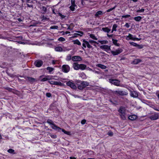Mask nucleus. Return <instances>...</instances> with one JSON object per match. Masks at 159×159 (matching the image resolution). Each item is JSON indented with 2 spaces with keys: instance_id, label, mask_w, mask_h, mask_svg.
I'll return each mask as SVG.
<instances>
[{
  "instance_id": "nucleus-1",
  "label": "nucleus",
  "mask_w": 159,
  "mask_h": 159,
  "mask_svg": "<svg viewBox=\"0 0 159 159\" xmlns=\"http://www.w3.org/2000/svg\"><path fill=\"white\" fill-rule=\"evenodd\" d=\"M47 122L51 125V128L53 129L58 131H60L61 130V128L56 125L50 119H48Z\"/></svg>"
},
{
  "instance_id": "nucleus-2",
  "label": "nucleus",
  "mask_w": 159,
  "mask_h": 159,
  "mask_svg": "<svg viewBox=\"0 0 159 159\" xmlns=\"http://www.w3.org/2000/svg\"><path fill=\"white\" fill-rule=\"evenodd\" d=\"M159 118V113L154 112L149 114L148 118L152 120H156Z\"/></svg>"
},
{
  "instance_id": "nucleus-3",
  "label": "nucleus",
  "mask_w": 159,
  "mask_h": 159,
  "mask_svg": "<svg viewBox=\"0 0 159 159\" xmlns=\"http://www.w3.org/2000/svg\"><path fill=\"white\" fill-rule=\"evenodd\" d=\"M83 41V43H82L83 47H82V48L83 50H85L84 48H86V46L89 49H93V47L90 45V44L89 41L86 40L85 39H84Z\"/></svg>"
},
{
  "instance_id": "nucleus-4",
  "label": "nucleus",
  "mask_w": 159,
  "mask_h": 159,
  "mask_svg": "<svg viewBox=\"0 0 159 159\" xmlns=\"http://www.w3.org/2000/svg\"><path fill=\"white\" fill-rule=\"evenodd\" d=\"M113 94L119 95L120 96H127L128 95L127 92L122 90H116L112 92Z\"/></svg>"
},
{
  "instance_id": "nucleus-5",
  "label": "nucleus",
  "mask_w": 159,
  "mask_h": 159,
  "mask_svg": "<svg viewBox=\"0 0 159 159\" xmlns=\"http://www.w3.org/2000/svg\"><path fill=\"white\" fill-rule=\"evenodd\" d=\"M109 82L115 85L116 86H120V81L117 79H109Z\"/></svg>"
},
{
  "instance_id": "nucleus-6",
  "label": "nucleus",
  "mask_w": 159,
  "mask_h": 159,
  "mask_svg": "<svg viewBox=\"0 0 159 159\" xmlns=\"http://www.w3.org/2000/svg\"><path fill=\"white\" fill-rule=\"evenodd\" d=\"M61 70L64 73H68L70 70V66L67 65H64L62 66Z\"/></svg>"
},
{
  "instance_id": "nucleus-7",
  "label": "nucleus",
  "mask_w": 159,
  "mask_h": 159,
  "mask_svg": "<svg viewBox=\"0 0 159 159\" xmlns=\"http://www.w3.org/2000/svg\"><path fill=\"white\" fill-rule=\"evenodd\" d=\"M123 51V50L121 48H119L115 51H111V54L113 56H116L118 55Z\"/></svg>"
},
{
  "instance_id": "nucleus-8",
  "label": "nucleus",
  "mask_w": 159,
  "mask_h": 159,
  "mask_svg": "<svg viewBox=\"0 0 159 159\" xmlns=\"http://www.w3.org/2000/svg\"><path fill=\"white\" fill-rule=\"evenodd\" d=\"M66 85L71 88L74 89H76L77 88V87L75 84L70 81L67 82L66 83Z\"/></svg>"
},
{
  "instance_id": "nucleus-9",
  "label": "nucleus",
  "mask_w": 159,
  "mask_h": 159,
  "mask_svg": "<svg viewBox=\"0 0 159 159\" xmlns=\"http://www.w3.org/2000/svg\"><path fill=\"white\" fill-rule=\"evenodd\" d=\"M71 59L73 61H80L82 60V57L80 56H75L72 57Z\"/></svg>"
},
{
  "instance_id": "nucleus-10",
  "label": "nucleus",
  "mask_w": 159,
  "mask_h": 159,
  "mask_svg": "<svg viewBox=\"0 0 159 159\" xmlns=\"http://www.w3.org/2000/svg\"><path fill=\"white\" fill-rule=\"evenodd\" d=\"M43 64V61L41 60H37L34 62V65L37 67H40Z\"/></svg>"
},
{
  "instance_id": "nucleus-11",
  "label": "nucleus",
  "mask_w": 159,
  "mask_h": 159,
  "mask_svg": "<svg viewBox=\"0 0 159 159\" xmlns=\"http://www.w3.org/2000/svg\"><path fill=\"white\" fill-rule=\"evenodd\" d=\"M111 46H108L107 45H101L100 47V48L106 51L107 52V50H111Z\"/></svg>"
},
{
  "instance_id": "nucleus-12",
  "label": "nucleus",
  "mask_w": 159,
  "mask_h": 159,
  "mask_svg": "<svg viewBox=\"0 0 159 159\" xmlns=\"http://www.w3.org/2000/svg\"><path fill=\"white\" fill-rule=\"evenodd\" d=\"M130 95L131 97L134 98H136L139 95L137 92L130 90Z\"/></svg>"
},
{
  "instance_id": "nucleus-13",
  "label": "nucleus",
  "mask_w": 159,
  "mask_h": 159,
  "mask_svg": "<svg viewBox=\"0 0 159 159\" xmlns=\"http://www.w3.org/2000/svg\"><path fill=\"white\" fill-rule=\"evenodd\" d=\"M26 79L31 84H33L34 82H36L38 80L37 79L30 77H27Z\"/></svg>"
},
{
  "instance_id": "nucleus-14",
  "label": "nucleus",
  "mask_w": 159,
  "mask_h": 159,
  "mask_svg": "<svg viewBox=\"0 0 159 159\" xmlns=\"http://www.w3.org/2000/svg\"><path fill=\"white\" fill-rule=\"evenodd\" d=\"M48 82L51 84H54L56 85L61 86L62 84L60 82H57L53 81H48Z\"/></svg>"
},
{
  "instance_id": "nucleus-15",
  "label": "nucleus",
  "mask_w": 159,
  "mask_h": 159,
  "mask_svg": "<svg viewBox=\"0 0 159 159\" xmlns=\"http://www.w3.org/2000/svg\"><path fill=\"white\" fill-rule=\"evenodd\" d=\"M142 60L139 59H135L131 62V63L133 65H137L142 62Z\"/></svg>"
},
{
  "instance_id": "nucleus-16",
  "label": "nucleus",
  "mask_w": 159,
  "mask_h": 159,
  "mask_svg": "<svg viewBox=\"0 0 159 159\" xmlns=\"http://www.w3.org/2000/svg\"><path fill=\"white\" fill-rule=\"evenodd\" d=\"M126 109L125 107L122 106L120 107L118 110V111L119 114H124L125 113Z\"/></svg>"
},
{
  "instance_id": "nucleus-17",
  "label": "nucleus",
  "mask_w": 159,
  "mask_h": 159,
  "mask_svg": "<svg viewBox=\"0 0 159 159\" xmlns=\"http://www.w3.org/2000/svg\"><path fill=\"white\" fill-rule=\"evenodd\" d=\"M41 12L43 14H45L47 11V8L44 6H42L40 7Z\"/></svg>"
},
{
  "instance_id": "nucleus-18",
  "label": "nucleus",
  "mask_w": 159,
  "mask_h": 159,
  "mask_svg": "<svg viewBox=\"0 0 159 159\" xmlns=\"http://www.w3.org/2000/svg\"><path fill=\"white\" fill-rule=\"evenodd\" d=\"M80 64L76 62H75L73 64V67L75 70H78L79 69Z\"/></svg>"
},
{
  "instance_id": "nucleus-19",
  "label": "nucleus",
  "mask_w": 159,
  "mask_h": 159,
  "mask_svg": "<svg viewBox=\"0 0 159 159\" xmlns=\"http://www.w3.org/2000/svg\"><path fill=\"white\" fill-rule=\"evenodd\" d=\"M137 118V116L135 115H132L128 117V119L131 120H134L136 119Z\"/></svg>"
},
{
  "instance_id": "nucleus-20",
  "label": "nucleus",
  "mask_w": 159,
  "mask_h": 159,
  "mask_svg": "<svg viewBox=\"0 0 159 159\" xmlns=\"http://www.w3.org/2000/svg\"><path fill=\"white\" fill-rule=\"evenodd\" d=\"M109 101L114 105H116L118 104V101L116 100H114L113 99H110L109 100Z\"/></svg>"
},
{
  "instance_id": "nucleus-21",
  "label": "nucleus",
  "mask_w": 159,
  "mask_h": 159,
  "mask_svg": "<svg viewBox=\"0 0 159 159\" xmlns=\"http://www.w3.org/2000/svg\"><path fill=\"white\" fill-rule=\"evenodd\" d=\"M81 84L82 85V86H83V87L84 88L87 86L89 85V83L86 81H83L81 82Z\"/></svg>"
},
{
  "instance_id": "nucleus-22",
  "label": "nucleus",
  "mask_w": 159,
  "mask_h": 159,
  "mask_svg": "<svg viewBox=\"0 0 159 159\" xmlns=\"http://www.w3.org/2000/svg\"><path fill=\"white\" fill-rule=\"evenodd\" d=\"M103 13L101 11H97L95 14V16L96 17H98L100 15H103Z\"/></svg>"
},
{
  "instance_id": "nucleus-23",
  "label": "nucleus",
  "mask_w": 159,
  "mask_h": 159,
  "mask_svg": "<svg viewBox=\"0 0 159 159\" xmlns=\"http://www.w3.org/2000/svg\"><path fill=\"white\" fill-rule=\"evenodd\" d=\"M79 69H80L82 70H85L86 68V65L84 64H80L79 65Z\"/></svg>"
},
{
  "instance_id": "nucleus-24",
  "label": "nucleus",
  "mask_w": 159,
  "mask_h": 159,
  "mask_svg": "<svg viewBox=\"0 0 159 159\" xmlns=\"http://www.w3.org/2000/svg\"><path fill=\"white\" fill-rule=\"evenodd\" d=\"M96 66L102 69H105L107 68V66H106L101 64H98L96 65Z\"/></svg>"
},
{
  "instance_id": "nucleus-25",
  "label": "nucleus",
  "mask_w": 159,
  "mask_h": 159,
  "mask_svg": "<svg viewBox=\"0 0 159 159\" xmlns=\"http://www.w3.org/2000/svg\"><path fill=\"white\" fill-rule=\"evenodd\" d=\"M134 37L133 35L130 34H129V35L127 36L126 39L128 40L130 39L133 40Z\"/></svg>"
},
{
  "instance_id": "nucleus-26",
  "label": "nucleus",
  "mask_w": 159,
  "mask_h": 159,
  "mask_svg": "<svg viewBox=\"0 0 159 159\" xmlns=\"http://www.w3.org/2000/svg\"><path fill=\"white\" fill-rule=\"evenodd\" d=\"M76 32L77 33H80V34H77V33H75L74 34V37H77V35H79L80 36H82V35L84 34V33L83 32H82L81 31H76Z\"/></svg>"
},
{
  "instance_id": "nucleus-27",
  "label": "nucleus",
  "mask_w": 159,
  "mask_h": 159,
  "mask_svg": "<svg viewBox=\"0 0 159 159\" xmlns=\"http://www.w3.org/2000/svg\"><path fill=\"white\" fill-rule=\"evenodd\" d=\"M112 43L114 45L117 46H119L120 44L119 43H117L118 40L116 39H112Z\"/></svg>"
},
{
  "instance_id": "nucleus-28",
  "label": "nucleus",
  "mask_w": 159,
  "mask_h": 159,
  "mask_svg": "<svg viewBox=\"0 0 159 159\" xmlns=\"http://www.w3.org/2000/svg\"><path fill=\"white\" fill-rule=\"evenodd\" d=\"M125 113L124 114H119V115H120L121 119L123 120H126V117H125Z\"/></svg>"
},
{
  "instance_id": "nucleus-29",
  "label": "nucleus",
  "mask_w": 159,
  "mask_h": 159,
  "mask_svg": "<svg viewBox=\"0 0 159 159\" xmlns=\"http://www.w3.org/2000/svg\"><path fill=\"white\" fill-rule=\"evenodd\" d=\"M74 44H77L78 45H81V43L78 39L73 40L72 41Z\"/></svg>"
},
{
  "instance_id": "nucleus-30",
  "label": "nucleus",
  "mask_w": 159,
  "mask_h": 159,
  "mask_svg": "<svg viewBox=\"0 0 159 159\" xmlns=\"http://www.w3.org/2000/svg\"><path fill=\"white\" fill-rule=\"evenodd\" d=\"M102 30L104 32L109 33L111 31V29L108 27H104L102 28Z\"/></svg>"
},
{
  "instance_id": "nucleus-31",
  "label": "nucleus",
  "mask_w": 159,
  "mask_h": 159,
  "mask_svg": "<svg viewBox=\"0 0 159 159\" xmlns=\"http://www.w3.org/2000/svg\"><path fill=\"white\" fill-rule=\"evenodd\" d=\"M142 17L140 16H137L134 18V19L137 21H140Z\"/></svg>"
},
{
  "instance_id": "nucleus-32",
  "label": "nucleus",
  "mask_w": 159,
  "mask_h": 159,
  "mask_svg": "<svg viewBox=\"0 0 159 159\" xmlns=\"http://www.w3.org/2000/svg\"><path fill=\"white\" fill-rule=\"evenodd\" d=\"M98 41L102 44H106L108 43V41L106 40H98Z\"/></svg>"
},
{
  "instance_id": "nucleus-33",
  "label": "nucleus",
  "mask_w": 159,
  "mask_h": 159,
  "mask_svg": "<svg viewBox=\"0 0 159 159\" xmlns=\"http://www.w3.org/2000/svg\"><path fill=\"white\" fill-rule=\"evenodd\" d=\"M48 135H49L52 139H55L57 138V136L55 134H52L49 132H48Z\"/></svg>"
},
{
  "instance_id": "nucleus-34",
  "label": "nucleus",
  "mask_w": 159,
  "mask_h": 159,
  "mask_svg": "<svg viewBox=\"0 0 159 159\" xmlns=\"http://www.w3.org/2000/svg\"><path fill=\"white\" fill-rule=\"evenodd\" d=\"M61 130L65 134H66L69 135H71L70 132L69 131H66L64 129H61Z\"/></svg>"
},
{
  "instance_id": "nucleus-35",
  "label": "nucleus",
  "mask_w": 159,
  "mask_h": 159,
  "mask_svg": "<svg viewBox=\"0 0 159 159\" xmlns=\"http://www.w3.org/2000/svg\"><path fill=\"white\" fill-rule=\"evenodd\" d=\"M55 50L57 51L61 52L62 51V48L61 47L58 46L55 48Z\"/></svg>"
},
{
  "instance_id": "nucleus-36",
  "label": "nucleus",
  "mask_w": 159,
  "mask_h": 159,
  "mask_svg": "<svg viewBox=\"0 0 159 159\" xmlns=\"http://www.w3.org/2000/svg\"><path fill=\"white\" fill-rule=\"evenodd\" d=\"M46 69L47 70H48V72L49 73H51L54 69L53 68L49 66L48 67L46 68Z\"/></svg>"
},
{
  "instance_id": "nucleus-37",
  "label": "nucleus",
  "mask_w": 159,
  "mask_h": 159,
  "mask_svg": "<svg viewBox=\"0 0 159 159\" xmlns=\"http://www.w3.org/2000/svg\"><path fill=\"white\" fill-rule=\"evenodd\" d=\"M117 27V25L116 24H114L112 26V29L111 31V33H112L113 31H116V28Z\"/></svg>"
},
{
  "instance_id": "nucleus-38",
  "label": "nucleus",
  "mask_w": 159,
  "mask_h": 159,
  "mask_svg": "<svg viewBox=\"0 0 159 159\" xmlns=\"http://www.w3.org/2000/svg\"><path fill=\"white\" fill-rule=\"evenodd\" d=\"M11 92L17 95H19V91L14 89H13Z\"/></svg>"
},
{
  "instance_id": "nucleus-39",
  "label": "nucleus",
  "mask_w": 159,
  "mask_h": 159,
  "mask_svg": "<svg viewBox=\"0 0 159 159\" xmlns=\"http://www.w3.org/2000/svg\"><path fill=\"white\" fill-rule=\"evenodd\" d=\"M90 37L93 39L95 40H97L98 39L95 36V35L93 34H90L89 35Z\"/></svg>"
},
{
  "instance_id": "nucleus-40",
  "label": "nucleus",
  "mask_w": 159,
  "mask_h": 159,
  "mask_svg": "<svg viewBox=\"0 0 159 159\" xmlns=\"http://www.w3.org/2000/svg\"><path fill=\"white\" fill-rule=\"evenodd\" d=\"M41 18L42 19V20L43 21H45V20H48L49 19V18L46 17L44 15H43L42 16Z\"/></svg>"
},
{
  "instance_id": "nucleus-41",
  "label": "nucleus",
  "mask_w": 159,
  "mask_h": 159,
  "mask_svg": "<svg viewBox=\"0 0 159 159\" xmlns=\"http://www.w3.org/2000/svg\"><path fill=\"white\" fill-rule=\"evenodd\" d=\"M89 42L91 45H93V43H97V44H98V43H97V42L93 40H89Z\"/></svg>"
},
{
  "instance_id": "nucleus-42",
  "label": "nucleus",
  "mask_w": 159,
  "mask_h": 159,
  "mask_svg": "<svg viewBox=\"0 0 159 159\" xmlns=\"http://www.w3.org/2000/svg\"><path fill=\"white\" fill-rule=\"evenodd\" d=\"M51 79L50 78H44L41 80V82H44L48 80H50Z\"/></svg>"
},
{
  "instance_id": "nucleus-43",
  "label": "nucleus",
  "mask_w": 159,
  "mask_h": 159,
  "mask_svg": "<svg viewBox=\"0 0 159 159\" xmlns=\"http://www.w3.org/2000/svg\"><path fill=\"white\" fill-rule=\"evenodd\" d=\"M4 89L6 90H8L9 92H11L13 89L10 88L9 87H6L4 88Z\"/></svg>"
},
{
  "instance_id": "nucleus-44",
  "label": "nucleus",
  "mask_w": 159,
  "mask_h": 159,
  "mask_svg": "<svg viewBox=\"0 0 159 159\" xmlns=\"http://www.w3.org/2000/svg\"><path fill=\"white\" fill-rule=\"evenodd\" d=\"M116 6H115L111 8L110 9H109L107 10L106 11V12H110V11H112V10H114V9H115V8H116Z\"/></svg>"
},
{
  "instance_id": "nucleus-45",
  "label": "nucleus",
  "mask_w": 159,
  "mask_h": 159,
  "mask_svg": "<svg viewBox=\"0 0 159 159\" xmlns=\"http://www.w3.org/2000/svg\"><path fill=\"white\" fill-rule=\"evenodd\" d=\"M116 6H115L111 8L110 9H109L107 10L106 11V12H110V11H112V10H114V9H115V8H116Z\"/></svg>"
},
{
  "instance_id": "nucleus-46",
  "label": "nucleus",
  "mask_w": 159,
  "mask_h": 159,
  "mask_svg": "<svg viewBox=\"0 0 159 159\" xmlns=\"http://www.w3.org/2000/svg\"><path fill=\"white\" fill-rule=\"evenodd\" d=\"M71 58H72L71 57V55L69 54L67 56L66 60V61H69L71 60Z\"/></svg>"
},
{
  "instance_id": "nucleus-47",
  "label": "nucleus",
  "mask_w": 159,
  "mask_h": 159,
  "mask_svg": "<svg viewBox=\"0 0 159 159\" xmlns=\"http://www.w3.org/2000/svg\"><path fill=\"white\" fill-rule=\"evenodd\" d=\"M58 40L61 42H64L66 40V39L62 37H60L58 39Z\"/></svg>"
},
{
  "instance_id": "nucleus-48",
  "label": "nucleus",
  "mask_w": 159,
  "mask_h": 159,
  "mask_svg": "<svg viewBox=\"0 0 159 159\" xmlns=\"http://www.w3.org/2000/svg\"><path fill=\"white\" fill-rule=\"evenodd\" d=\"M14 150L11 148L7 150L8 152L10 153H14Z\"/></svg>"
},
{
  "instance_id": "nucleus-49",
  "label": "nucleus",
  "mask_w": 159,
  "mask_h": 159,
  "mask_svg": "<svg viewBox=\"0 0 159 159\" xmlns=\"http://www.w3.org/2000/svg\"><path fill=\"white\" fill-rule=\"evenodd\" d=\"M75 0H71V5L72 6H76L75 3Z\"/></svg>"
},
{
  "instance_id": "nucleus-50",
  "label": "nucleus",
  "mask_w": 159,
  "mask_h": 159,
  "mask_svg": "<svg viewBox=\"0 0 159 159\" xmlns=\"http://www.w3.org/2000/svg\"><path fill=\"white\" fill-rule=\"evenodd\" d=\"M75 6H70V8L72 11H74L75 9Z\"/></svg>"
},
{
  "instance_id": "nucleus-51",
  "label": "nucleus",
  "mask_w": 159,
  "mask_h": 159,
  "mask_svg": "<svg viewBox=\"0 0 159 159\" xmlns=\"http://www.w3.org/2000/svg\"><path fill=\"white\" fill-rule=\"evenodd\" d=\"M58 28V26L56 25L52 26L50 27L51 29H57Z\"/></svg>"
},
{
  "instance_id": "nucleus-52",
  "label": "nucleus",
  "mask_w": 159,
  "mask_h": 159,
  "mask_svg": "<svg viewBox=\"0 0 159 159\" xmlns=\"http://www.w3.org/2000/svg\"><path fill=\"white\" fill-rule=\"evenodd\" d=\"M144 8H142L141 9H139L137 10L136 12L138 13L143 12L144 11Z\"/></svg>"
},
{
  "instance_id": "nucleus-53",
  "label": "nucleus",
  "mask_w": 159,
  "mask_h": 159,
  "mask_svg": "<svg viewBox=\"0 0 159 159\" xmlns=\"http://www.w3.org/2000/svg\"><path fill=\"white\" fill-rule=\"evenodd\" d=\"M78 88L80 90H82L84 88V87H83V86H82V85L80 84V85H79L78 86Z\"/></svg>"
},
{
  "instance_id": "nucleus-54",
  "label": "nucleus",
  "mask_w": 159,
  "mask_h": 159,
  "mask_svg": "<svg viewBox=\"0 0 159 159\" xmlns=\"http://www.w3.org/2000/svg\"><path fill=\"white\" fill-rule=\"evenodd\" d=\"M107 134L109 136H111L113 135V133L111 131H110L108 132Z\"/></svg>"
},
{
  "instance_id": "nucleus-55",
  "label": "nucleus",
  "mask_w": 159,
  "mask_h": 159,
  "mask_svg": "<svg viewBox=\"0 0 159 159\" xmlns=\"http://www.w3.org/2000/svg\"><path fill=\"white\" fill-rule=\"evenodd\" d=\"M137 48L139 49H142L143 48V46L142 45H139L138 44V45H137Z\"/></svg>"
},
{
  "instance_id": "nucleus-56",
  "label": "nucleus",
  "mask_w": 159,
  "mask_h": 159,
  "mask_svg": "<svg viewBox=\"0 0 159 159\" xmlns=\"http://www.w3.org/2000/svg\"><path fill=\"white\" fill-rule=\"evenodd\" d=\"M130 43L131 45L136 47H137V45H138V44H137L136 43L133 42H130Z\"/></svg>"
},
{
  "instance_id": "nucleus-57",
  "label": "nucleus",
  "mask_w": 159,
  "mask_h": 159,
  "mask_svg": "<svg viewBox=\"0 0 159 159\" xmlns=\"http://www.w3.org/2000/svg\"><path fill=\"white\" fill-rule=\"evenodd\" d=\"M86 120L83 119L81 120V123L82 125H83L84 124L86 123Z\"/></svg>"
},
{
  "instance_id": "nucleus-58",
  "label": "nucleus",
  "mask_w": 159,
  "mask_h": 159,
  "mask_svg": "<svg viewBox=\"0 0 159 159\" xmlns=\"http://www.w3.org/2000/svg\"><path fill=\"white\" fill-rule=\"evenodd\" d=\"M130 15H123L122 16V18H128L130 17Z\"/></svg>"
},
{
  "instance_id": "nucleus-59",
  "label": "nucleus",
  "mask_w": 159,
  "mask_h": 159,
  "mask_svg": "<svg viewBox=\"0 0 159 159\" xmlns=\"http://www.w3.org/2000/svg\"><path fill=\"white\" fill-rule=\"evenodd\" d=\"M46 96L48 98H50L51 96V94L50 93H46Z\"/></svg>"
},
{
  "instance_id": "nucleus-60",
  "label": "nucleus",
  "mask_w": 159,
  "mask_h": 159,
  "mask_svg": "<svg viewBox=\"0 0 159 159\" xmlns=\"http://www.w3.org/2000/svg\"><path fill=\"white\" fill-rule=\"evenodd\" d=\"M141 38H138L136 37H134V39H133V40H137V41H140L141 40Z\"/></svg>"
},
{
  "instance_id": "nucleus-61",
  "label": "nucleus",
  "mask_w": 159,
  "mask_h": 159,
  "mask_svg": "<svg viewBox=\"0 0 159 159\" xmlns=\"http://www.w3.org/2000/svg\"><path fill=\"white\" fill-rule=\"evenodd\" d=\"M59 15L62 19L66 17V16H65L62 15L60 13H59Z\"/></svg>"
},
{
  "instance_id": "nucleus-62",
  "label": "nucleus",
  "mask_w": 159,
  "mask_h": 159,
  "mask_svg": "<svg viewBox=\"0 0 159 159\" xmlns=\"http://www.w3.org/2000/svg\"><path fill=\"white\" fill-rule=\"evenodd\" d=\"M125 26L127 28H129L130 26L129 23H126L125 24Z\"/></svg>"
},
{
  "instance_id": "nucleus-63",
  "label": "nucleus",
  "mask_w": 159,
  "mask_h": 159,
  "mask_svg": "<svg viewBox=\"0 0 159 159\" xmlns=\"http://www.w3.org/2000/svg\"><path fill=\"white\" fill-rule=\"evenodd\" d=\"M5 15V13L3 12H2L0 11V16H3Z\"/></svg>"
},
{
  "instance_id": "nucleus-64",
  "label": "nucleus",
  "mask_w": 159,
  "mask_h": 159,
  "mask_svg": "<svg viewBox=\"0 0 159 159\" xmlns=\"http://www.w3.org/2000/svg\"><path fill=\"white\" fill-rule=\"evenodd\" d=\"M81 3L83 6L85 4V3L84 2V0H81Z\"/></svg>"
}]
</instances>
